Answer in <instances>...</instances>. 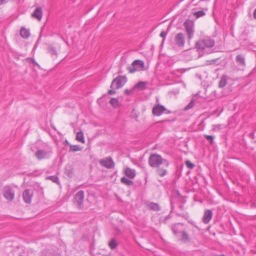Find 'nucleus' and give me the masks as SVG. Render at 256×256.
Instances as JSON below:
<instances>
[{
    "instance_id": "nucleus-31",
    "label": "nucleus",
    "mask_w": 256,
    "mask_h": 256,
    "mask_svg": "<svg viewBox=\"0 0 256 256\" xmlns=\"http://www.w3.org/2000/svg\"><path fill=\"white\" fill-rule=\"evenodd\" d=\"M206 13L202 10H200L196 12H195L194 14V15L196 17V18H198L202 16H203L205 15Z\"/></svg>"
},
{
    "instance_id": "nucleus-12",
    "label": "nucleus",
    "mask_w": 256,
    "mask_h": 256,
    "mask_svg": "<svg viewBox=\"0 0 256 256\" xmlns=\"http://www.w3.org/2000/svg\"><path fill=\"white\" fill-rule=\"evenodd\" d=\"M166 110V108L160 104H156L152 108V112L154 116H160Z\"/></svg>"
},
{
    "instance_id": "nucleus-38",
    "label": "nucleus",
    "mask_w": 256,
    "mask_h": 256,
    "mask_svg": "<svg viewBox=\"0 0 256 256\" xmlns=\"http://www.w3.org/2000/svg\"><path fill=\"white\" fill-rule=\"evenodd\" d=\"M123 72V70L122 69V64H120V68H119V70L118 71V74H122Z\"/></svg>"
},
{
    "instance_id": "nucleus-10",
    "label": "nucleus",
    "mask_w": 256,
    "mask_h": 256,
    "mask_svg": "<svg viewBox=\"0 0 256 256\" xmlns=\"http://www.w3.org/2000/svg\"><path fill=\"white\" fill-rule=\"evenodd\" d=\"M184 224L182 223H178L172 226V232L176 237H179L180 234L184 230Z\"/></svg>"
},
{
    "instance_id": "nucleus-37",
    "label": "nucleus",
    "mask_w": 256,
    "mask_h": 256,
    "mask_svg": "<svg viewBox=\"0 0 256 256\" xmlns=\"http://www.w3.org/2000/svg\"><path fill=\"white\" fill-rule=\"evenodd\" d=\"M132 92V90L126 89L124 91V94L126 95H129Z\"/></svg>"
},
{
    "instance_id": "nucleus-43",
    "label": "nucleus",
    "mask_w": 256,
    "mask_h": 256,
    "mask_svg": "<svg viewBox=\"0 0 256 256\" xmlns=\"http://www.w3.org/2000/svg\"><path fill=\"white\" fill-rule=\"evenodd\" d=\"M102 98H98V103H100V102L102 101Z\"/></svg>"
},
{
    "instance_id": "nucleus-39",
    "label": "nucleus",
    "mask_w": 256,
    "mask_h": 256,
    "mask_svg": "<svg viewBox=\"0 0 256 256\" xmlns=\"http://www.w3.org/2000/svg\"><path fill=\"white\" fill-rule=\"evenodd\" d=\"M160 36L162 38H164L166 36V33L164 31H162L160 34Z\"/></svg>"
},
{
    "instance_id": "nucleus-42",
    "label": "nucleus",
    "mask_w": 256,
    "mask_h": 256,
    "mask_svg": "<svg viewBox=\"0 0 256 256\" xmlns=\"http://www.w3.org/2000/svg\"><path fill=\"white\" fill-rule=\"evenodd\" d=\"M253 16L254 19H256V8L254 10V13H253Z\"/></svg>"
},
{
    "instance_id": "nucleus-21",
    "label": "nucleus",
    "mask_w": 256,
    "mask_h": 256,
    "mask_svg": "<svg viewBox=\"0 0 256 256\" xmlns=\"http://www.w3.org/2000/svg\"><path fill=\"white\" fill-rule=\"evenodd\" d=\"M148 207L151 210L158 211L160 210V208L158 204L156 203L151 202L148 204Z\"/></svg>"
},
{
    "instance_id": "nucleus-32",
    "label": "nucleus",
    "mask_w": 256,
    "mask_h": 256,
    "mask_svg": "<svg viewBox=\"0 0 256 256\" xmlns=\"http://www.w3.org/2000/svg\"><path fill=\"white\" fill-rule=\"evenodd\" d=\"M185 163H186V166L188 168L192 169L195 166L194 164L191 162L190 160H186Z\"/></svg>"
},
{
    "instance_id": "nucleus-44",
    "label": "nucleus",
    "mask_w": 256,
    "mask_h": 256,
    "mask_svg": "<svg viewBox=\"0 0 256 256\" xmlns=\"http://www.w3.org/2000/svg\"><path fill=\"white\" fill-rule=\"evenodd\" d=\"M166 114H170L171 113V112L169 110H167L166 111Z\"/></svg>"
},
{
    "instance_id": "nucleus-46",
    "label": "nucleus",
    "mask_w": 256,
    "mask_h": 256,
    "mask_svg": "<svg viewBox=\"0 0 256 256\" xmlns=\"http://www.w3.org/2000/svg\"><path fill=\"white\" fill-rule=\"evenodd\" d=\"M219 256H225L224 254H222V255H220Z\"/></svg>"
},
{
    "instance_id": "nucleus-2",
    "label": "nucleus",
    "mask_w": 256,
    "mask_h": 256,
    "mask_svg": "<svg viewBox=\"0 0 256 256\" xmlns=\"http://www.w3.org/2000/svg\"><path fill=\"white\" fill-rule=\"evenodd\" d=\"M215 42L214 40L210 38H206L198 40L195 47L197 50L200 52L204 50L206 48H212L214 46Z\"/></svg>"
},
{
    "instance_id": "nucleus-1",
    "label": "nucleus",
    "mask_w": 256,
    "mask_h": 256,
    "mask_svg": "<svg viewBox=\"0 0 256 256\" xmlns=\"http://www.w3.org/2000/svg\"><path fill=\"white\" fill-rule=\"evenodd\" d=\"M148 163L152 168H156V174L160 177H163L167 174L166 168L170 165L169 162L164 159L162 156L157 154H150Z\"/></svg>"
},
{
    "instance_id": "nucleus-14",
    "label": "nucleus",
    "mask_w": 256,
    "mask_h": 256,
    "mask_svg": "<svg viewBox=\"0 0 256 256\" xmlns=\"http://www.w3.org/2000/svg\"><path fill=\"white\" fill-rule=\"evenodd\" d=\"M213 213L210 210H206L204 211V215L202 218V222L204 224H208L212 220Z\"/></svg>"
},
{
    "instance_id": "nucleus-5",
    "label": "nucleus",
    "mask_w": 256,
    "mask_h": 256,
    "mask_svg": "<svg viewBox=\"0 0 256 256\" xmlns=\"http://www.w3.org/2000/svg\"><path fill=\"white\" fill-rule=\"evenodd\" d=\"M127 78L125 76H118L114 78L110 84L111 88L118 89L126 82Z\"/></svg>"
},
{
    "instance_id": "nucleus-35",
    "label": "nucleus",
    "mask_w": 256,
    "mask_h": 256,
    "mask_svg": "<svg viewBox=\"0 0 256 256\" xmlns=\"http://www.w3.org/2000/svg\"><path fill=\"white\" fill-rule=\"evenodd\" d=\"M58 254L55 252L54 251L52 250V252H46V256H57Z\"/></svg>"
},
{
    "instance_id": "nucleus-23",
    "label": "nucleus",
    "mask_w": 256,
    "mask_h": 256,
    "mask_svg": "<svg viewBox=\"0 0 256 256\" xmlns=\"http://www.w3.org/2000/svg\"><path fill=\"white\" fill-rule=\"evenodd\" d=\"M120 181L122 184H124L128 186H130L134 185V182L132 180L128 179V178H126L124 176L122 177L121 178Z\"/></svg>"
},
{
    "instance_id": "nucleus-13",
    "label": "nucleus",
    "mask_w": 256,
    "mask_h": 256,
    "mask_svg": "<svg viewBox=\"0 0 256 256\" xmlns=\"http://www.w3.org/2000/svg\"><path fill=\"white\" fill-rule=\"evenodd\" d=\"M74 200L78 204L79 207L81 208L84 200V192L82 190H79L75 194Z\"/></svg>"
},
{
    "instance_id": "nucleus-33",
    "label": "nucleus",
    "mask_w": 256,
    "mask_h": 256,
    "mask_svg": "<svg viewBox=\"0 0 256 256\" xmlns=\"http://www.w3.org/2000/svg\"><path fill=\"white\" fill-rule=\"evenodd\" d=\"M194 106V102L192 100L185 107L184 110H187L192 108Z\"/></svg>"
},
{
    "instance_id": "nucleus-29",
    "label": "nucleus",
    "mask_w": 256,
    "mask_h": 256,
    "mask_svg": "<svg viewBox=\"0 0 256 256\" xmlns=\"http://www.w3.org/2000/svg\"><path fill=\"white\" fill-rule=\"evenodd\" d=\"M48 52L51 55L56 56H57L56 50L54 47L52 46H50L48 48Z\"/></svg>"
},
{
    "instance_id": "nucleus-30",
    "label": "nucleus",
    "mask_w": 256,
    "mask_h": 256,
    "mask_svg": "<svg viewBox=\"0 0 256 256\" xmlns=\"http://www.w3.org/2000/svg\"><path fill=\"white\" fill-rule=\"evenodd\" d=\"M81 150V148L78 145H70V150L72 152L80 151Z\"/></svg>"
},
{
    "instance_id": "nucleus-8",
    "label": "nucleus",
    "mask_w": 256,
    "mask_h": 256,
    "mask_svg": "<svg viewBox=\"0 0 256 256\" xmlns=\"http://www.w3.org/2000/svg\"><path fill=\"white\" fill-rule=\"evenodd\" d=\"M99 163L102 166L108 169L113 168L115 165L114 160L110 156L100 160Z\"/></svg>"
},
{
    "instance_id": "nucleus-40",
    "label": "nucleus",
    "mask_w": 256,
    "mask_h": 256,
    "mask_svg": "<svg viewBox=\"0 0 256 256\" xmlns=\"http://www.w3.org/2000/svg\"><path fill=\"white\" fill-rule=\"evenodd\" d=\"M32 64H33L34 65L38 66H40L34 60L32 59Z\"/></svg>"
},
{
    "instance_id": "nucleus-41",
    "label": "nucleus",
    "mask_w": 256,
    "mask_h": 256,
    "mask_svg": "<svg viewBox=\"0 0 256 256\" xmlns=\"http://www.w3.org/2000/svg\"><path fill=\"white\" fill-rule=\"evenodd\" d=\"M6 2V0H0V6L4 4Z\"/></svg>"
},
{
    "instance_id": "nucleus-27",
    "label": "nucleus",
    "mask_w": 256,
    "mask_h": 256,
    "mask_svg": "<svg viewBox=\"0 0 256 256\" xmlns=\"http://www.w3.org/2000/svg\"><path fill=\"white\" fill-rule=\"evenodd\" d=\"M110 103L114 108H117L119 106L118 100L116 98H112L110 101Z\"/></svg>"
},
{
    "instance_id": "nucleus-20",
    "label": "nucleus",
    "mask_w": 256,
    "mask_h": 256,
    "mask_svg": "<svg viewBox=\"0 0 256 256\" xmlns=\"http://www.w3.org/2000/svg\"><path fill=\"white\" fill-rule=\"evenodd\" d=\"M20 35L24 38H28L30 36V30L24 27H22L20 30Z\"/></svg>"
},
{
    "instance_id": "nucleus-3",
    "label": "nucleus",
    "mask_w": 256,
    "mask_h": 256,
    "mask_svg": "<svg viewBox=\"0 0 256 256\" xmlns=\"http://www.w3.org/2000/svg\"><path fill=\"white\" fill-rule=\"evenodd\" d=\"M52 149L50 147L46 146L44 149L38 148L34 154V156L38 160L48 158L52 154Z\"/></svg>"
},
{
    "instance_id": "nucleus-4",
    "label": "nucleus",
    "mask_w": 256,
    "mask_h": 256,
    "mask_svg": "<svg viewBox=\"0 0 256 256\" xmlns=\"http://www.w3.org/2000/svg\"><path fill=\"white\" fill-rule=\"evenodd\" d=\"M144 67V62L140 60H134L131 66L128 65L126 68L130 73L132 74L136 71L140 70Z\"/></svg>"
},
{
    "instance_id": "nucleus-36",
    "label": "nucleus",
    "mask_w": 256,
    "mask_h": 256,
    "mask_svg": "<svg viewBox=\"0 0 256 256\" xmlns=\"http://www.w3.org/2000/svg\"><path fill=\"white\" fill-rule=\"evenodd\" d=\"M114 89V88H112L111 90H110L108 91V94L112 95L116 94V92Z\"/></svg>"
},
{
    "instance_id": "nucleus-18",
    "label": "nucleus",
    "mask_w": 256,
    "mask_h": 256,
    "mask_svg": "<svg viewBox=\"0 0 256 256\" xmlns=\"http://www.w3.org/2000/svg\"><path fill=\"white\" fill-rule=\"evenodd\" d=\"M124 174L129 178H134L136 176V171L130 168H126L124 170Z\"/></svg>"
},
{
    "instance_id": "nucleus-17",
    "label": "nucleus",
    "mask_w": 256,
    "mask_h": 256,
    "mask_svg": "<svg viewBox=\"0 0 256 256\" xmlns=\"http://www.w3.org/2000/svg\"><path fill=\"white\" fill-rule=\"evenodd\" d=\"M180 240L184 242H190V238L188 234L186 232L185 230H183L180 234L179 237H178Z\"/></svg>"
},
{
    "instance_id": "nucleus-6",
    "label": "nucleus",
    "mask_w": 256,
    "mask_h": 256,
    "mask_svg": "<svg viewBox=\"0 0 256 256\" xmlns=\"http://www.w3.org/2000/svg\"><path fill=\"white\" fill-rule=\"evenodd\" d=\"M3 196L8 201H12L14 198V192L10 186H6L3 189Z\"/></svg>"
},
{
    "instance_id": "nucleus-15",
    "label": "nucleus",
    "mask_w": 256,
    "mask_h": 256,
    "mask_svg": "<svg viewBox=\"0 0 256 256\" xmlns=\"http://www.w3.org/2000/svg\"><path fill=\"white\" fill-rule=\"evenodd\" d=\"M32 18L37 19L38 21L42 20V10L41 7H36L31 14Z\"/></svg>"
},
{
    "instance_id": "nucleus-11",
    "label": "nucleus",
    "mask_w": 256,
    "mask_h": 256,
    "mask_svg": "<svg viewBox=\"0 0 256 256\" xmlns=\"http://www.w3.org/2000/svg\"><path fill=\"white\" fill-rule=\"evenodd\" d=\"M174 42L176 44L178 47H183L185 44V40L184 34L181 32L177 34L174 38Z\"/></svg>"
},
{
    "instance_id": "nucleus-28",
    "label": "nucleus",
    "mask_w": 256,
    "mask_h": 256,
    "mask_svg": "<svg viewBox=\"0 0 256 256\" xmlns=\"http://www.w3.org/2000/svg\"><path fill=\"white\" fill-rule=\"evenodd\" d=\"M108 245L112 250H114L117 248L118 242L113 238L109 242Z\"/></svg>"
},
{
    "instance_id": "nucleus-45",
    "label": "nucleus",
    "mask_w": 256,
    "mask_h": 256,
    "mask_svg": "<svg viewBox=\"0 0 256 256\" xmlns=\"http://www.w3.org/2000/svg\"><path fill=\"white\" fill-rule=\"evenodd\" d=\"M66 144H70L69 142H68V141L67 140H66Z\"/></svg>"
},
{
    "instance_id": "nucleus-24",
    "label": "nucleus",
    "mask_w": 256,
    "mask_h": 256,
    "mask_svg": "<svg viewBox=\"0 0 256 256\" xmlns=\"http://www.w3.org/2000/svg\"><path fill=\"white\" fill-rule=\"evenodd\" d=\"M146 82H138L134 86V88H138L143 90L146 88Z\"/></svg>"
},
{
    "instance_id": "nucleus-16",
    "label": "nucleus",
    "mask_w": 256,
    "mask_h": 256,
    "mask_svg": "<svg viewBox=\"0 0 256 256\" xmlns=\"http://www.w3.org/2000/svg\"><path fill=\"white\" fill-rule=\"evenodd\" d=\"M64 174L69 178H72L74 176V170L72 166L70 164H67L64 168Z\"/></svg>"
},
{
    "instance_id": "nucleus-22",
    "label": "nucleus",
    "mask_w": 256,
    "mask_h": 256,
    "mask_svg": "<svg viewBox=\"0 0 256 256\" xmlns=\"http://www.w3.org/2000/svg\"><path fill=\"white\" fill-rule=\"evenodd\" d=\"M227 84V78L226 76H222L218 82V86L220 88H222L226 86Z\"/></svg>"
},
{
    "instance_id": "nucleus-19",
    "label": "nucleus",
    "mask_w": 256,
    "mask_h": 256,
    "mask_svg": "<svg viewBox=\"0 0 256 256\" xmlns=\"http://www.w3.org/2000/svg\"><path fill=\"white\" fill-rule=\"evenodd\" d=\"M236 63L243 67L246 66L245 58L244 56L242 54H238L236 56Z\"/></svg>"
},
{
    "instance_id": "nucleus-7",
    "label": "nucleus",
    "mask_w": 256,
    "mask_h": 256,
    "mask_svg": "<svg viewBox=\"0 0 256 256\" xmlns=\"http://www.w3.org/2000/svg\"><path fill=\"white\" fill-rule=\"evenodd\" d=\"M184 27L188 36V38L190 40L194 36V23L190 20H186L184 24Z\"/></svg>"
},
{
    "instance_id": "nucleus-47",
    "label": "nucleus",
    "mask_w": 256,
    "mask_h": 256,
    "mask_svg": "<svg viewBox=\"0 0 256 256\" xmlns=\"http://www.w3.org/2000/svg\"><path fill=\"white\" fill-rule=\"evenodd\" d=\"M106 94H104L102 97L105 96Z\"/></svg>"
},
{
    "instance_id": "nucleus-26",
    "label": "nucleus",
    "mask_w": 256,
    "mask_h": 256,
    "mask_svg": "<svg viewBox=\"0 0 256 256\" xmlns=\"http://www.w3.org/2000/svg\"><path fill=\"white\" fill-rule=\"evenodd\" d=\"M46 180H50L52 182L60 185V182L58 178L56 176H48L46 178Z\"/></svg>"
},
{
    "instance_id": "nucleus-25",
    "label": "nucleus",
    "mask_w": 256,
    "mask_h": 256,
    "mask_svg": "<svg viewBox=\"0 0 256 256\" xmlns=\"http://www.w3.org/2000/svg\"><path fill=\"white\" fill-rule=\"evenodd\" d=\"M76 140L83 144L85 142L84 134L82 131H80L76 134Z\"/></svg>"
},
{
    "instance_id": "nucleus-34",
    "label": "nucleus",
    "mask_w": 256,
    "mask_h": 256,
    "mask_svg": "<svg viewBox=\"0 0 256 256\" xmlns=\"http://www.w3.org/2000/svg\"><path fill=\"white\" fill-rule=\"evenodd\" d=\"M204 137L206 139V140L208 141L210 144H212L213 140L214 138L213 136L210 135H206Z\"/></svg>"
},
{
    "instance_id": "nucleus-9",
    "label": "nucleus",
    "mask_w": 256,
    "mask_h": 256,
    "mask_svg": "<svg viewBox=\"0 0 256 256\" xmlns=\"http://www.w3.org/2000/svg\"><path fill=\"white\" fill-rule=\"evenodd\" d=\"M34 195V190L26 189L22 193V198L25 203L30 204Z\"/></svg>"
}]
</instances>
